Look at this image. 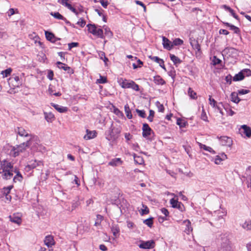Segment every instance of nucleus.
Here are the masks:
<instances>
[{
    "label": "nucleus",
    "instance_id": "680f3d73",
    "mask_svg": "<svg viewBox=\"0 0 251 251\" xmlns=\"http://www.w3.org/2000/svg\"><path fill=\"white\" fill-rule=\"evenodd\" d=\"M250 92V90L246 89H241L238 91V94L239 95H244Z\"/></svg>",
    "mask_w": 251,
    "mask_h": 251
},
{
    "label": "nucleus",
    "instance_id": "72a5a7b5",
    "mask_svg": "<svg viewBox=\"0 0 251 251\" xmlns=\"http://www.w3.org/2000/svg\"><path fill=\"white\" fill-rule=\"evenodd\" d=\"M134 162L138 164H142L144 163V160L142 157L137 155H134Z\"/></svg>",
    "mask_w": 251,
    "mask_h": 251
},
{
    "label": "nucleus",
    "instance_id": "c756f323",
    "mask_svg": "<svg viewBox=\"0 0 251 251\" xmlns=\"http://www.w3.org/2000/svg\"><path fill=\"white\" fill-rule=\"evenodd\" d=\"M244 78L243 74L241 71L237 74L235 75L233 78V80L234 81L242 80Z\"/></svg>",
    "mask_w": 251,
    "mask_h": 251
},
{
    "label": "nucleus",
    "instance_id": "20e7f679",
    "mask_svg": "<svg viewBox=\"0 0 251 251\" xmlns=\"http://www.w3.org/2000/svg\"><path fill=\"white\" fill-rule=\"evenodd\" d=\"M218 251H232L230 242L226 237L222 239V242L218 249Z\"/></svg>",
    "mask_w": 251,
    "mask_h": 251
},
{
    "label": "nucleus",
    "instance_id": "c9c22d12",
    "mask_svg": "<svg viewBox=\"0 0 251 251\" xmlns=\"http://www.w3.org/2000/svg\"><path fill=\"white\" fill-rule=\"evenodd\" d=\"M45 118L47 122H50L54 118V115L51 113L44 112Z\"/></svg>",
    "mask_w": 251,
    "mask_h": 251
},
{
    "label": "nucleus",
    "instance_id": "e433bc0d",
    "mask_svg": "<svg viewBox=\"0 0 251 251\" xmlns=\"http://www.w3.org/2000/svg\"><path fill=\"white\" fill-rule=\"evenodd\" d=\"M173 48L174 46H180L183 44V41L180 38H176L173 42Z\"/></svg>",
    "mask_w": 251,
    "mask_h": 251
},
{
    "label": "nucleus",
    "instance_id": "6e6d98bb",
    "mask_svg": "<svg viewBox=\"0 0 251 251\" xmlns=\"http://www.w3.org/2000/svg\"><path fill=\"white\" fill-rule=\"evenodd\" d=\"M157 106L159 112H163L164 111V107L163 104H160L158 101L157 102Z\"/></svg>",
    "mask_w": 251,
    "mask_h": 251
},
{
    "label": "nucleus",
    "instance_id": "473e14b6",
    "mask_svg": "<svg viewBox=\"0 0 251 251\" xmlns=\"http://www.w3.org/2000/svg\"><path fill=\"white\" fill-rule=\"evenodd\" d=\"M191 44L193 47V49L196 50V51H201V46L197 41H194V43L191 42Z\"/></svg>",
    "mask_w": 251,
    "mask_h": 251
},
{
    "label": "nucleus",
    "instance_id": "6e6552de",
    "mask_svg": "<svg viewBox=\"0 0 251 251\" xmlns=\"http://www.w3.org/2000/svg\"><path fill=\"white\" fill-rule=\"evenodd\" d=\"M170 203L173 207L176 208L180 211H183L184 210V206L183 204L181 202L178 201L177 200L172 199L170 200Z\"/></svg>",
    "mask_w": 251,
    "mask_h": 251
},
{
    "label": "nucleus",
    "instance_id": "bf43d9fd",
    "mask_svg": "<svg viewBox=\"0 0 251 251\" xmlns=\"http://www.w3.org/2000/svg\"><path fill=\"white\" fill-rule=\"evenodd\" d=\"M76 24L79 25L81 27H83L85 25L86 22L84 19L81 18L80 19L79 21L77 22Z\"/></svg>",
    "mask_w": 251,
    "mask_h": 251
},
{
    "label": "nucleus",
    "instance_id": "1a4fd4ad",
    "mask_svg": "<svg viewBox=\"0 0 251 251\" xmlns=\"http://www.w3.org/2000/svg\"><path fill=\"white\" fill-rule=\"evenodd\" d=\"M142 130V135L145 138H146L150 135L151 132L152 131V129L150 128L148 124L146 123L143 124Z\"/></svg>",
    "mask_w": 251,
    "mask_h": 251
},
{
    "label": "nucleus",
    "instance_id": "0eeeda50",
    "mask_svg": "<svg viewBox=\"0 0 251 251\" xmlns=\"http://www.w3.org/2000/svg\"><path fill=\"white\" fill-rule=\"evenodd\" d=\"M220 141V144L222 146H226L228 147H231L232 145V140L230 137L224 136L220 137H217Z\"/></svg>",
    "mask_w": 251,
    "mask_h": 251
},
{
    "label": "nucleus",
    "instance_id": "4c0bfd02",
    "mask_svg": "<svg viewBox=\"0 0 251 251\" xmlns=\"http://www.w3.org/2000/svg\"><path fill=\"white\" fill-rule=\"evenodd\" d=\"M189 97L192 99H197V94L191 88H189L188 91Z\"/></svg>",
    "mask_w": 251,
    "mask_h": 251
},
{
    "label": "nucleus",
    "instance_id": "6ab92c4d",
    "mask_svg": "<svg viewBox=\"0 0 251 251\" xmlns=\"http://www.w3.org/2000/svg\"><path fill=\"white\" fill-rule=\"evenodd\" d=\"M241 128L243 130V133L248 137L251 136V129L249 126L244 125L241 126Z\"/></svg>",
    "mask_w": 251,
    "mask_h": 251
},
{
    "label": "nucleus",
    "instance_id": "13d9d810",
    "mask_svg": "<svg viewBox=\"0 0 251 251\" xmlns=\"http://www.w3.org/2000/svg\"><path fill=\"white\" fill-rule=\"evenodd\" d=\"M12 186H9L6 188H4V193L5 194V196L7 197L8 194L10 193L11 189L12 188Z\"/></svg>",
    "mask_w": 251,
    "mask_h": 251
},
{
    "label": "nucleus",
    "instance_id": "603ef678",
    "mask_svg": "<svg viewBox=\"0 0 251 251\" xmlns=\"http://www.w3.org/2000/svg\"><path fill=\"white\" fill-rule=\"evenodd\" d=\"M136 112L138 113V115L142 118L146 117V113L144 110H141L139 109H136Z\"/></svg>",
    "mask_w": 251,
    "mask_h": 251
},
{
    "label": "nucleus",
    "instance_id": "a18cd8bd",
    "mask_svg": "<svg viewBox=\"0 0 251 251\" xmlns=\"http://www.w3.org/2000/svg\"><path fill=\"white\" fill-rule=\"evenodd\" d=\"M143 207L144 209H142L141 211L140 212L141 215H143L145 214H148L149 213V210L147 206L143 204Z\"/></svg>",
    "mask_w": 251,
    "mask_h": 251
},
{
    "label": "nucleus",
    "instance_id": "e2e57ef3",
    "mask_svg": "<svg viewBox=\"0 0 251 251\" xmlns=\"http://www.w3.org/2000/svg\"><path fill=\"white\" fill-rule=\"evenodd\" d=\"M209 104L211 105H212L213 107H215V104L216 103V101L214 99H212L211 96H209Z\"/></svg>",
    "mask_w": 251,
    "mask_h": 251
},
{
    "label": "nucleus",
    "instance_id": "0e129e2a",
    "mask_svg": "<svg viewBox=\"0 0 251 251\" xmlns=\"http://www.w3.org/2000/svg\"><path fill=\"white\" fill-rule=\"evenodd\" d=\"M223 161L219 155H217L215 160V163L216 164H220L221 162Z\"/></svg>",
    "mask_w": 251,
    "mask_h": 251
},
{
    "label": "nucleus",
    "instance_id": "bb28decb",
    "mask_svg": "<svg viewBox=\"0 0 251 251\" xmlns=\"http://www.w3.org/2000/svg\"><path fill=\"white\" fill-rule=\"evenodd\" d=\"M238 93H236L235 92H232L231 94V101L236 103H238L241 100L238 96Z\"/></svg>",
    "mask_w": 251,
    "mask_h": 251
},
{
    "label": "nucleus",
    "instance_id": "338daca9",
    "mask_svg": "<svg viewBox=\"0 0 251 251\" xmlns=\"http://www.w3.org/2000/svg\"><path fill=\"white\" fill-rule=\"evenodd\" d=\"M100 3L101 4V5L104 7V8H106L108 4V2L107 1V0H100Z\"/></svg>",
    "mask_w": 251,
    "mask_h": 251
},
{
    "label": "nucleus",
    "instance_id": "37998d69",
    "mask_svg": "<svg viewBox=\"0 0 251 251\" xmlns=\"http://www.w3.org/2000/svg\"><path fill=\"white\" fill-rule=\"evenodd\" d=\"M103 220V217L100 215H97V219L95 223V226H100L101 224V221Z\"/></svg>",
    "mask_w": 251,
    "mask_h": 251
},
{
    "label": "nucleus",
    "instance_id": "052dcab7",
    "mask_svg": "<svg viewBox=\"0 0 251 251\" xmlns=\"http://www.w3.org/2000/svg\"><path fill=\"white\" fill-rule=\"evenodd\" d=\"M221 60L219 58H217L216 56H214L213 59L212 60V62L214 65H216L219 64L221 63Z\"/></svg>",
    "mask_w": 251,
    "mask_h": 251
},
{
    "label": "nucleus",
    "instance_id": "4be33fe9",
    "mask_svg": "<svg viewBox=\"0 0 251 251\" xmlns=\"http://www.w3.org/2000/svg\"><path fill=\"white\" fill-rule=\"evenodd\" d=\"M13 172L16 174V175L13 178V181L15 182L17 181H21L22 180L23 177L20 173L17 171L16 169H14Z\"/></svg>",
    "mask_w": 251,
    "mask_h": 251
},
{
    "label": "nucleus",
    "instance_id": "9d476101",
    "mask_svg": "<svg viewBox=\"0 0 251 251\" xmlns=\"http://www.w3.org/2000/svg\"><path fill=\"white\" fill-rule=\"evenodd\" d=\"M162 41V44L164 49L168 50H170L173 49V43L168 38L163 36Z\"/></svg>",
    "mask_w": 251,
    "mask_h": 251
},
{
    "label": "nucleus",
    "instance_id": "f3484780",
    "mask_svg": "<svg viewBox=\"0 0 251 251\" xmlns=\"http://www.w3.org/2000/svg\"><path fill=\"white\" fill-rule=\"evenodd\" d=\"M122 81L121 82V80L119 82L120 83V85L123 88H130L131 86V81L132 80H127L126 79L123 80L122 79Z\"/></svg>",
    "mask_w": 251,
    "mask_h": 251
},
{
    "label": "nucleus",
    "instance_id": "5fc2aeb1",
    "mask_svg": "<svg viewBox=\"0 0 251 251\" xmlns=\"http://www.w3.org/2000/svg\"><path fill=\"white\" fill-rule=\"evenodd\" d=\"M201 119L204 121H206V122L208 121V119H207V117L206 113H205L204 110L203 109V108L202 109V113L201 115Z\"/></svg>",
    "mask_w": 251,
    "mask_h": 251
},
{
    "label": "nucleus",
    "instance_id": "3c124183",
    "mask_svg": "<svg viewBox=\"0 0 251 251\" xmlns=\"http://www.w3.org/2000/svg\"><path fill=\"white\" fill-rule=\"evenodd\" d=\"M177 125L179 126L180 127H184L186 126V123L183 120L180 119H178L176 122Z\"/></svg>",
    "mask_w": 251,
    "mask_h": 251
},
{
    "label": "nucleus",
    "instance_id": "393cba45",
    "mask_svg": "<svg viewBox=\"0 0 251 251\" xmlns=\"http://www.w3.org/2000/svg\"><path fill=\"white\" fill-rule=\"evenodd\" d=\"M170 57L171 60L173 62L174 65L176 66L177 64H179L181 62V60L174 54H170Z\"/></svg>",
    "mask_w": 251,
    "mask_h": 251
},
{
    "label": "nucleus",
    "instance_id": "4d7b16f0",
    "mask_svg": "<svg viewBox=\"0 0 251 251\" xmlns=\"http://www.w3.org/2000/svg\"><path fill=\"white\" fill-rule=\"evenodd\" d=\"M79 44L76 42H72L68 44L69 50H71L74 47L78 46Z\"/></svg>",
    "mask_w": 251,
    "mask_h": 251
},
{
    "label": "nucleus",
    "instance_id": "9b49d317",
    "mask_svg": "<svg viewBox=\"0 0 251 251\" xmlns=\"http://www.w3.org/2000/svg\"><path fill=\"white\" fill-rule=\"evenodd\" d=\"M111 231L115 238L119 237L120 235V228L118 225L112 224Z\"/></svg>",
    "mask_w": 251,
    "mask_h": 251
},
{
    "label": "nucleus",
    "instance_id": "c03bdc74",
    "mask_svg": "<svg viewBox=\"0 0 251 251\" xmlns=\"http://www.w3.org/2000/svg\"><path fill=\"white\" fill-rule=\"evenodd\" d=\"M109 132L110 135L111 137L112 136H115L114 132H115L116 134L120 133L121 132V130L118 128L115 129V128H113L111 130H110L109 131Z\"/></svg>",
    "mask_w": 251,
    "mask_h": 251
},
{
    "label": "nucleus",
    "instance_id": "7ed1b4c3",
    "mask_svg": "<svg viewBox=\"0 0 251 251\" xmlns=\"http://www.w3.org/2000/svg\"><path fill=\"white\" fill-rule=\"evenodd\" d=\"M14 169L13 165L8 161L3 160L0 161V174L4 172L13 171Z\"/></svg>",
    "mask_w": 251,
    "mask_h": 251
},
{
    "label": "nucleus",
    "instance_id": "b1692460",
    "mask_svg": "<svg viewBox=\"0 0 251 251\" xmlns=\"http://www.w3.org/2000/svg\"><path fill=\"white\" fill-rule=\"evenodd\" d=\"M223 24L226 26L230 27V29L231 30H233L234 33H239L240 32V29L237 26H235L228 23L226 22H223Z\"/></svg>",
    "mask_w": 251,
    "mask_h": 251
},
{
    "label": "nucleus",
    "instance_id": "8fccbe9b",
    "mask_svg": "<svg viewBox=\"0 0 251 251\" xmlns=\"http://www.w3.org/2000/svg\"><path fill=\"white\" fill-rule=\"evenodd\" d=\"M130 88H132L133 90L136 91H139V85L135 83L133 81H131V86Z\"/></svg>",
    "mask_w": 251,
    "mask_h": 251
},
{
    "label": "nucleus",
    "instance_id": "58836bf2",
    "mask_svg": "<svg viewBox=\"0 0 251 251\" xmlns=\"http://www.w3.org/2000/svg\"><path fill=\"white\" fill-rule=\"evenodd\" d=\"M50 15L52 16L54 18L58 20L64 19V17L60 14L59 12H51Z\"/></svg>",
    "mask_w": 251,
    "mask_h": 251
},
{
    "label": "nucleus",
    "instance_id": "774afa93",
    "mask_svg": "<svg viewBox=\"0 0 251 251\" xmlns=\"http://www.w3.org/2000/svg\"><path fill=\"white\" fill-rule=\"evenodd\" d=\"M225 79L227 83L230 84L231 83L232 76L230 75H228L226 77Z\"/></svg>",
    "mask_w": 251,
    "mask_h": 251
},
{
    "label": "nucleus",
    "instance_id": "423d86ee",
    "mask_svg": "<svg viewBox=\"0 0 251 251\" xmlns=\"http://www.w3.org/2000/svg\"><path fill=\"white\" fill-rule=\"evenodd\" d=\"M155 242L153 240H150L148 241H141L139 245V247L144 249H150L154 247Z\"/></svg>",
    "mask_w": 251,
    "mask_h": 251
},
{
    "label": "nucleus",
    "instance_id": "cd10ccee",
    "mask_svg": "<svg viewBox=\"0 0 251 251\" xmlns=\"http://www.w3.org/2000/svg\"><path fill=\"white\" fill-rule=\"evenodd\" d=\"M183 223L185 224V225L186 226V228H185V230L187 233H189L190 231H192L193 229L192 227L191 226V222L189 220H186L184 221Z\"/></svg>",
    "mask_w": 251,
    "mask_h": 251
},
{
    "label": "nucleus",
    "instance_id": "f257e3e1",
    "mask_svg": "<svg viewBox=\"0 0 251 251\" xmlns=\"http://www.w3.org/2000/svg\"><path fill=\"white\" fill-rule=\"evenodd\" d=\"M31 139L27 141L25 143L21 144L17 146L16 147H13L10 151V155L13 157H16L18 156L21 152H23L31 145Z\"/></svg>",
    "mask_w": 251,
    "mask_h": 251
},
{
    "label": "nucleus",
    "instance_id": "a878e982",
    "mask_svg": "<svg viewBox=\"0 0 251 251\" xmlns=\"http://www.w3.org/2000/svg\"><path fill=\"white\" fill-rule=\"evenodd\" d=\"M125 111L126 114V117L130 119L132 118V115L131 114L130 109L129 108V105L128 104H126L125 105Z\"/></svg>",
    "mask_w": 251,
    "mask_h": 251
},
{
    "label": "nucleus",
    "instance_id": "f704fd0d",
    "mask_svg": "<svg viewBox=\"0 0 251 251\" xmlns=\"http://www.w3.org/2000/svg\"><path fill=\"white\" fill-rule=\"evenodd\" d=\"M69 0H58V2L63 5L67 7L69 9L71 7L72 5L68 2Z\"/></svg>",
    "mask_w": 251,
    "mask_h": 251
},
{
    "label": "nucleus",
    "instance_id": "f8f14e48",
    "mask_svg": "<svg viewBox=\"0 0 251 251\" xmlns=\"http://www.w3.org/2000/svg\"><path fill=\"white\" fill-rule=\"evenodd\" d=\"M149 57L152 60V61L157 63L159 64V66L163 69H165V67L164 65V61L163 59H160L157 56H152L150 55Z\"/></svg>",
    "mask_w": 251,
    "mask_h": 251
},
{
    "label": "nucleus",
    "instance_id": "5701e85b",
    "mask_svg": "<svg viewBox=\"0 0 251 251\" xmlns=\"http://www.w3.org/2000/svg\"><path fill=\"white\" fill-rule=\"evenodd\" d=\"M153 81L157 85H163L165 83V81L159 75H156L154 77Z\"/></svg>",
    "mask_w": 251,
    "mask_h": 251
},
{
    "label": "nucleus",
    "instance_id": "ddd939ff",
    "mask_svg": "<svg viewBox=\"0 0 251 251\" xmlns=\"http://www.w3.org/2000/svg\"><path fill=\"white\" fill-rule=\"evenodd\" d=\"M16 132L21 136H31V134H29L22 127H18L15 129Z\"/></svg>",
    "mask_w": 251,
    "mask_h": 251
},
{
    "label": "nucleus",
    "instance_id": "dca6fc26",
    "mask_svg": "<svg viewBox=\"0 0 251 251\" xmlns=\"http://www.w3.org/2000/svg\"><path fill=\"white\" fill-rule=\"evenodd\" d=\"M44 243L48 247H51L54 244L53 237L51 235L47 236L44 240Z\"/></svg>",
    "mask_w": 251,
    "mask_h": 251
},
{
    "label": "nucleus",
    "instance_id": "412c9836",
    "mask_svg": "<svg viewBox=\"0 0 251 251\" xmlns=\"http://www.w3.org/2000/svg\"><path fill=\"white\" fill-rule=\"evenodd\" d=\"M13 171H10L7 172H4L3 173H1L2 174V177L3 179L8 180L10 179L13 175Z\"/></svg>",
    "mask_w": 251,
    "mask_h": 251
},
{
    "label": "nucleus",
    "instance_id": "c85d7f7f",
    "mask_svg": "<svg viewBox=\"0 0 251 251\" xmlns=\"http://www.w3.org/2000/svg\"><path fill=\"white\" fill-rule=\"evenodd\" d=\"M199 146L201 149H203V150L208 151L210 152H211L213 154L215 153V151L210 147L206 146L205 145H203L201 143H199Z\"/></svg>",
    "mask_w": 251,
    "mask_h": 251
},
{
    "label": "nucleus",
    "instance_id": "49530a36",
    "mask_svg": "<svg viewBox=\"0 0 251 251\" xmlns=\"http://www.w3.org/2000/svg\"><path fill=\"white\" fill-rule=\"evenodd\" d=\"M242 74H243V76L245 77V76H251V70L249 69H245L241 71Z\"/></svg>",
    "mask_w": 251,
    "mask_h": 251
},
{
    "label": "nucleus",
    "instance_id": "a211bd4d",
    "mask_svg": "<svg viewBox=\"0 0 251 251\" xmlns=\"http://www.w3.org/2000/svg\"><path fill=\"white\" fill-rule=\"evenodd\" d=\"M51 105L59 112L65 113L68 111V108L67 107H64L60 106L55 103H51Z\"/></svg>",
    "mask_w": 251,
    "mask_h": 251
},
{
    "label": "nucleus",
    "instance_id": "7c9ffc66",
    "mask_svg": "<svg viewBox=\"0 0 251 251\" xmlns=\"http://www.w3.org/2000/svg\"><path fill=\"white\" fill-rule=\"evenodd\" d=\"M57 64L58 65V67L59 69H62L64 71H69L71 69V68L70 67L68 66L66 64H65L61 62H59V61L57 62Z\"/></svg>",
    "mask_w": 251,
    "mask_h": 251
},
{
    "label": "nucleus",
    "instance_id": "a19ab883",
    "mask_svg": "<svg viewBox=\"0 0 251 251\" xmlns=\"http://www.w3.org/2000/svg\"><path fill=\"white\" fill-rule=\"evenodd\" d=\"M143 223L147 225L149 227H151L153 225V218H150L145 220Z\"/></svg>",
    "mask_w": 251,
    "mask_h": 251
},
{
    "label": "nucleus",
    "instance_id": "69168bd1",
    "mask_svg": "<svg viewBox=\"0 0 251 251\" xmlns=\"http://www.w3.org/2000/svg\"><path fill=\"white\" fill-rule=\"evenodd\" d=\"M53 72L51 70H49L48 74V78L51 80L53 79Z\"/></svg>",
    "mask_w": 251,
    "mask_h": 251
},
{
    "label": "nucleus",
    "instance_id": "ea45409f",
    "mask_svg": "<svg viewBox=\"0 0 251 251\" xmlns=\"http://www.w3.org/2000/svg\"><path fill=\"white\" fill-rule=\"evenodd\" d=\"M242 227L247 230L251 229V221H246L243 225Z\"/></svg>",
    "mask_w": 251,
    "mask_h": 251
},
{
    "label": "nucleus",
    "instance_id": "2f4dec72",
    "mask_svg": "<svg viewBox=\"0 0 251 251\" xmlns=\"http://www.w3.org/2000/svg\"><path fill=\"white\" fill-rule=\"evenodd\" d=\"M10 221L14 223L17 224L18 225L20 224L22 222L21 219L19 217L16 216H9Z\"/></svg>",
    "mask_w": 251,
    "mask_h": 251
},
{
    "label": "nucleus",
    "instance_id": "79ce46f5",
    "mask_svg": "<svg viewBox=\"0 0 251 251\" xmlns=\"http://www.w3.org/2000/svg\"><path fill=\"white\" fill-rule=\"evenodd\" d=\"M100 78L97 80L96 83L99 84H104L107 82V78L100 75Z\"/></svg>",
    "mask_w": 251,
    "mask_h": 251
},
{
    "label": "nucleus",
    "instance_id": "864d4df0",
    "mask_svg": "<svg viewBox=\"0 0 251 251\" xmlns=\"http://www.w3.org/2000/svg\"><path fill=\"white\" fill-rule=\"evenodd\" d=\"M149 112L150 114L149 116L148 117L147 119L150 122H151L153 121V118L154 117V112L152 110H150Z\"/></svg>",
    "mask_w": 251,
    "mask_h": 251
},
{
    "label": "nucleus",
    "instance_id": "39448f33",
    "mask_svg": "<svg viewBox=\"0 0 251 251\" xmlns=\"http://www.w3.org/2000/svg\"><path fill=\"white\" fill-rule=\"evenodd\" d=\"M43 164L41 161H37L36 160H31L29 162V163L25 167V169L27 171H29L31 169L35 168L38 166H43Z\"/></svg>",
    "mask_w": 251,
    "mask_h": 251
},
{
    "label": "nucleus",
    "instance_id": "4468645a",
    "mask_svg": "<svg viewBox=\"0 0 251 251\" xmlns=\"http://www.w3.org/2000/svg\"><path fill=\"white\" fill-rule=\"evenodd\" d=\"M97 136V132L96 131H90L88 129L86 130V134L84 135V139L85 140H89L93 139L96 137Z\"/></svg>",
    "mask_w": 251,
    "mask_h": 251
},
{
    "label": "nucleus",
    "instance_id": "2eb2a0df",
    "mask_svg": "<svg viewBox=\"0 0 251 251\" xmlns=\"http://www.w3.org/2000/svg\"><path fill=\"white\" fill-rule=\"evenodd\" d=\"M123 163V161L120 158H115L112 159L108 163V165L113 167H116L121 165Z\"/></svg>",
    "mask_w": 251,
    "mask_h": 251
},
{
    "label": "nucleus",
    "instance_id": "de8ad7c7",
    "mask_svg": "<svg viewBox=\"0 0 251 251\" xmlns=\"http://www.w3.org/2000/svg\"><path fill=\"white\" fill-rule=\"evenodd\" d=\"M99 56L100 58L103 60L105 64H106L107 61H108V58L105 56V53L103 51H100L99 53Z\"/></svg>",
    "mask_w": 251,
    "mask_h": 251
},
{
    "label": "nucleus",
    "instance_id": "09e8293b",
    "mask_svg": "<svg viewBox=\"0 0 251 251\" xmlns=\"http://www.w3.org/2000/svg\"><path fill=\"white\" fill-rule=\"evenodd\" d=\"M11 72H12V69L11 68H8L7 69H6L5 70L2 71L1 74L3 75L4 77H7L9 75H10Z\"/></svg>",
    "mask_w": 251,
    "mask_h": 251
},
{
    "label": "nucleus",
    "instance_id": "aec40b11",
    "mask_svg": "<svg viewBox=\"0 0 251 251\" xmlns=\"http://www.w3.org/2000/svg\"><path fill=\"white\" fill-rule=\"evenodd\" d=\"M45 35L48 40L52 43L55 42L56 38L52 33L49 31H45Z\"/></svg>",
    "mask_w": 251,
    "mask_h": 251
},
{
    "label": "nucleus",
    "instance_id": "f03ea898",
    "mask_svg": "<svg viewBox=\"0 0 251 251\" xmlns=\"http://www.w3.org/2000/svg\"><path fill=\"white\" fill-rule=\"evenodd\" d=\"M87 26L88 27V31L93 35L100 38L103 39L104 38L103 30L101 28H98L95 24H88Z\"/></svg>",
    "mask_w": 251,
    "mask_h": 251
}]
</instances>
